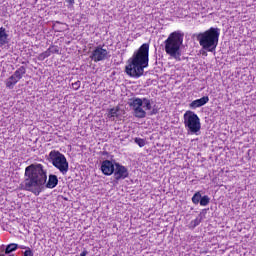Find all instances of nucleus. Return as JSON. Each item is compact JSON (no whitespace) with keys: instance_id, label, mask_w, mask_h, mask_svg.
I'll use <instances>...</instances> for the list:
<instances>
[{"instance_id":"nucleus-8","label":"nucleus","mask_w":256,"mask_h":256,"mask_svg":"<svg viewBox=\"0 0 256 256\" xmlns=\"http://www.w3.org/2000/svg\"><path fill=\"white\" fill-rule=\"evenodd\" d=\"M27 73V68L25 66H20L12 76H10L6 81L5 85L7 89H13L21 79L25 76Z\"/></svg>"},{"instance_id":"nucleus-9","label":"nucleus","mask_w":256,"mask_h":256,"mask_svg":"<svg viewBox=\"0 0 256 256\" xmlns=\"http://www.w3.org/2000/svg\"><path fill=\"white\" fill-rule=\"evenodd\" d=\"M109 57V52L103 46L99 45L93 49L90 55V59L94 63H99V61H105Z\"/></svg>"},{"instance_id":"nucleus-10","label":"nucleus","mask_w":256,"mask_h":256,"mask_svg":"<svg viewBox=\"0 0 256 256\" xmlns=\"http://www.w3.org/2000/svg\"><path fill=\"white\" fill-rule=\"evenodd\" d=\"M113 173H114V179L116 181H121V179H127V177H129V170L127 169V167L119 163H115V168Z\"/></svg>"},{"instance_id":"nucleus-27","label":"nucleus","mask_w":256,"mask_h":256,"mask_svg":"<svg viewBox=\"0 0 256 256\" xmlns=\"http://www.w3.org/2000/svg\"><path fill=\"white\" fill-rule=\"evenodd\" d=\"M0 256H15V255H13V254H9V255H7V254H0Z\"/></svg>"},{"instance_id":"nucleus-1","label":"nucleus","mask_w":256,"mask_h":256,"mask_svg":"<svg viewBox=\"0 0 256 256\" xmlns=\"http://www.w3.org/2000/svg\"><path fill=\"white\" fill-rule=\"evenodd\" d=\"M24 189L34 195H41L43 189H55L59 185L57 175L50 174L47 181V170L43 164H31L25 168Z\"/></svg>"},{"instance_id":"nucleus-4","label":"nucleus","mask_w":256,"mask_h":256,"mask_svg":"<svg viewBox=\"0 0 256 256\" xmlns=\"http://www.w3.org/2000/svg\"><path fill=\"white\" fill-rule=\"evenodd\" d=\"M165 52L167 55L181 61V45H183V34L179 32H172L168 38L164 41Z\"/></svg>"},{"instance_id":"nucleus-5","label":"nucleus","mask_w":256,"mask_h":256,"mask_svg":"<svg viewBox=\"0 0 256 256\" xmlns=\"http://www.w3.org/2000/svg\"><path fill=\"white\" fill-rule=\"evenodd\" d=\"M129 107L133 110V115L137 119H145L147 117L146 111H151V99L149 98H132L128 103ZM146 109V111L143 109Z\"/></svg>"},{"instance_id":"nucleus-14","label":"nucleus","mask_w":256,"mask_h":256,"mask_svg":"<svg viewBox=\"0 0 256 256\" xmlns=\"http://www.w3.org/2000/svg\"><path fill=\"white\" fill-rule=\"evenodd\" d=\"M9 43V34H7V31L4 27L0 28V47H3V45H7Z\"/></svg>"},{"instance_id":"nucleus-26","label":"nucleus","mask_w":256,"mask_h":256,"mask_svg":"<svg viewBox=\"0 0 256 256\" xmlns=\"http://www.w3.org/2000/svg\"><path fill=\"white\" fill-rule=\"evenodd\" d=\"M19 249H29V247H26V246H24V245H21V246H19Z\"/></svg>"},{"instance_id":"nucleus-13","label":"nucleus","mask_w":256,"mask_h":256,"mask_svg":"<svg viewBox=\"0 0 256 256\" xmlns=\"http://www.w3.org/2000/svg\"><path fill=\"white\" fill-rule=\"evenodd\" d=\"M119 111H121V108L119 106L108 109V113H107L108 119H111V121H115V119L119 117Z\"/></svg>"},{"instance_id":"nucleus-25","label":"nucleus","mask_w":256,"mask_h":256,"mask_svg":"<svg viewBox=\"0 0 256 256\" xmlns=\"http://www.w3.org/2000/svg\"><path fill=\"white\" fill-rule=\"evenodd\" d=\"M87 255H89V252H88L87 250H84V251L80 254V256H87Z\"/></svg>"},{"instance_id":"nucleus-11","label":"nucleus","mask_w":256,"mask_h":256,"mask_svg":"<svg viewBox=\"0 0 256 256\" xmlns=\"http://www.w3.org/2000/svg\"><path fill=\"white\" fill-rule=\"evenodd\" d=\"M101 171L103 175H113L115 171V164L111 160H104L101 164Z\"/></svg>"},{"instance_id":"nucleus-6","label":"nucleus","mask_w":256,"mask_h":256,"mask_svg":"<svg viewBox=\"0 0 256 256\" xmlns=\"http://www.w3.org/2000/svg\"><path fill=\"white\" fill-rule=\"evenodd\" d=\"M184 126L187 133L197 135L201 131V119L195 112L188 110L184 114Z\"/></svg>"},{"instance_id":"nucleus-12","label":"nucleus","mask_w":256,"mask_h":256,"mask_svg":"<svg viewBox=\"0 0 256 256\" xmlns=\"http://www.w3.org/2000/svg\"><path fill=\"white\" fill-rule=\"evenodd\" d=\"M209 103V96H203L200 99L194 100L189 104L190 109H197L199 107H203V105H207Z\"/></svg>"},{"instance_id":"nucleus-15","label":"nucleus","mask_w":256,"mask_h":256,"mask_svg":"<svg viewBox=\"0 0 256 256\" xmlns=\"http://www.w3.org/2000/svg\"><path fill=\"white\" fill-rule=\"evenodd\" d=\"M201 221H203V216L199 214L197 218H195L190 222V224L188 225L189 229H195V227H198V225H201Z\"/></svg>"},{"instance_id":"nucleus-3","label":"nucleus","mask_w":256,"mask_h":256,"mask_svg":"<svg viewBox=\"0 0 256 256\" xmlns=\"http://www.w3.org/2000/svg\"><path fill=\"white\" fill-rule=\"evenodd\" d=\"M219 35H221V30L219 28L211 27L210 29L200 32L195 35L200 47L204 51L213 53L219 45Z\"/></svg>"},{"instance_id":"nucleus-20","label":"nucleus","mask_w":256,"mask_h":256,"mask_svg":"<svg viewBox=\"0 0 256 256\" xmlns=\"http://www.w3.org/2000/svg\"><path fill=\"white\" fill-rule=\"evenodd\" d=\"M134 142L140 147H145V139L143 138H135Z\"/></svg>"},{"instance_id":"nucleus-19","label":"nucleus","mask_w":256,"mask_h":256,"mask_svg":"<svg viewBox=\"0 0 256 256\" xmlns=\"http://www.w3.org/2000/svg\"><path fill=\"white\" fill-rule=\"evenodd\" d=\"M211 198L209 196L205 195L200 198V205L202 207H207V205L210 203Z\"/></svg>"},{"instance_id":"nucleus-7","label":"nucleus","mask_w":256,"mask_h":256,"mask_svg":"<svg viewBox=\"0 0 256 256\" xmlns=\"http://www.w3.org/2000/svg\"><path fill=\"white\" fill-rule=\"evenodd\" d=\"M49 157L52 165H54L62 175H67V172L69 171V162H67L65 155L57 150H52L49 153Z\"/></svg>"},{"instance_id":"nucleus-16","label":"nucleus","mask_w":256,"mask_h":256,"mask_svg":"<svg viewBox=\"0 0 256 256\" xmlns=\"http://www.w3.org/2000/svg\"><path fill=\"white\" fill-rule=\"evenodd\" d=\"M47 57H51V48H48L46 51L38 55V61H45Z\"/></svg>"},{"instance_id":"nucleus-17","label":"nucleus","mask_w":256,"mask_h":256,"mask_svg":"<svg viewBox=\"0 0 256 256\" xmlns=\"http://www.w3.org/2000/svg\"><path fill=\"white\" fill-rule=\"evenodd\" d=\"M18 247L19 245L16 243L9 244L5 249V255H9V253H13V251H17Z\"/></svg>"},{"instance_id":"nucleus-22","label":"nucleus","mask_w":256,"mask_h":256,"mask_svg":"<svg viewBox=\"0 0 256 256\" xmlns=\"http://www.w3.org/2000/svg\"><path fill=\"white\" fill-rule=\"evenodd\" d=\"M48 49L51 50V53H56L57 55H59V53H60L58 46H50Z\"/></svg>"},{"instance_id":"nucleus-2","label":"nucleus","mask_w":256,"mask_h":256,"mask_svg":"<svg viewBox=\"0 0 256 256\" xmlns=\"http://www.w3.org/2000/svg\"><path fill=\"white\" fill-rule=\"evenodd\" d=\"M147 67H149V43H144L128 60L125 72L129 77L139 79L145 73V68Z\"/></svg>"},{"instance_id":"nucleus-18","label":"nucleus","mask_w":256,"mask_h":256,"mask_svg":"<svg viewBox=\"0 0 256 256\" xmlns=\"http://www.w3.org/2000/svg\"><path fill=\"white\" fill-rule=\"evenodd\" d=\"M201 197V192H196L192 197V203L199 205V203H201Z\"/></svg>"},{"instance_id":"nucleus-21","label":"nucleus","mask_w":256,"mask_h":256,"mask_svg":"<svg viewBox=\"0 0 256 256\" xmlns=\"http://www.w3.org/2000/svg\"><path fill=\"white\" fill-rule=\"evenodd\" d=\"M80 87H81V81H76L72 83V88L74 89V91H79Z\"/></svg>"},{"instance_id":"nucleus-23","label":"nucleus","mask_w":256,"mask_h":256,"mask_svg":"<svg viewBox=\"0 0 256 256\" xmlns=\"http://www.w3.org/2000/svg\"><path fill=\"white\" fill-rule=\"evenodd\" d=\"M23 256H33V250H31V248H27Z\"/></svg>"},{"instance_id":"nucleus-24","label":"nucleus","mask_w":256,"mask_h":256,"mask_svg":"<svg viewBox=\"0 0 256 256\" xmlns=\"http://www.w3.org/2000/svg\"><path fill=\"white\" fill-rule=\"evenodd\" d=\"M66 3H68V7H73V5H75V0H66Z\"/></svg>"}]
</instances>
